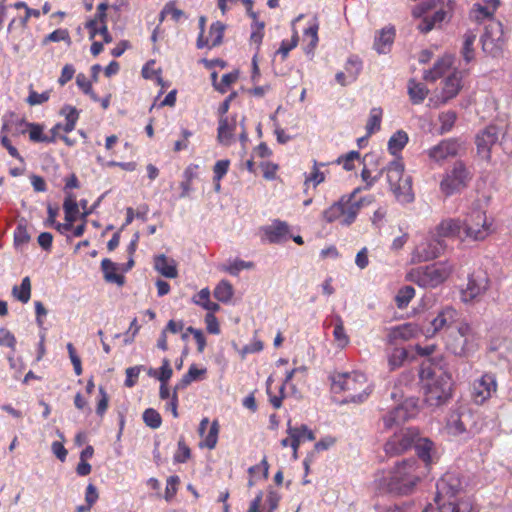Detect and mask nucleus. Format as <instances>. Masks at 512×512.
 <instances>
[{"mask_svg": "<svg viewBox=\"0 0 512 512\" xmlns=\"http://www.w3.org/2000/svg\"><path fill=\"white\" fill-rule=\"evenodd\" d=\"M436 487V507L429 504L422 512H474L473 502L464 493V484L458 473H445Z\"/></svg>", "mask_w": 512, "mask_h": 512, "instance_id": "nucleus-1", "label": "nucleus"}, {"mask_svg": "<svg viewBox=\"0 0 512 512\" xmlns=\"http://www.w3.org/2000/svg\"><path fill=\"white\" fill-rule=\"evenodd\" d=\"M426 474V467L417 459H406L396 463L386 476L379 479V488L395 495H408Z\"/></svg>", "mask_w": 512, "mask_h": 512, "instance_id": "nucleus-2", "label": "nucleus"}, {"mask_svg": "<svg viewBox=\"0 0 512 512\" xmlns=\"http://www.w3.org/2000/svg\"><path fill=\"white\" fill-rule=\"evenodd\" d=\"M423 384L424 401L432 408L445 405L452 397V377L444 368L423 364L419 372Z\"/></svg>", "mask_w": 512, "mask_h": 512, "instance_id": "nucleus-3", "label": "nucleus"}, {"mask_svg": "<svg viewBox=\"0 0 512 512\" xmlns=\"http://www.w3.org/2000/svg\"><path fill=\"white\" fill-rule=\"evenodd\" d=\"M452 65V57L444 56L439 59L432 69L425 72V79L435 81L436 79L448 74L443 81V87L438 96V104H445L454 98L462 88V72L453 70L450 72Z\"/></svg>", "mask_w": 512, "mask_h": 512, "instance_id": "nucleus-4", "label": "nucleus"}, {"mask_svg": "<svg viewBox=\"0 0 512 512\" xmlns=\"http://www.w3.org/2000/svg\"><path fill=\"white\" fill-rule=\"evenodd\" d=\"M332 386L335 391L346 393V402L362 403L372 393L373 386L366 375L359 371L338 373L333 376Z\"/></svg>", "mask_w": 512, "mask_h": 512, "instance_id": "nucleus-5", "label": "nucleus"}, {"mask_svg": "<svg viewBox=\"0 0 512 512\" xmlns=\"http://www.w3.org/2000/svg\"><path fill=\"white\" fill-rule=\"evenodd\" d=\"M389 190L400 204L412 203L415 199L412 177L405 173L401 159L391 161L385 168Z\"/></svg>", "mask_w": 512, "mask_h": 512, "instance_id": "nucleus-6", "label": "nucleus"}, {"mask_svg": "<svg viewBox=\"0 0 512 512\" xmlns=\"http://www.w3.org/2000/svg\"><path fill=\"white\" fill-rule=\"evenodd\" d=\"M454 265L450 261H438L430 265L412 268L406 279L423 288H436L443 284L453 273Z\"/></svg>", "mask_w": 512, "mask_h": 512, "instance_id": "nucleus-7", "label": "nucleus"}, {"mask_svg": "<svg viewBox=\"0 0 512 512\" xmlns=\"http://www.w3.org/2000/svg\"><path fill=\"white\" fill-rule=\"evenodd\" d=\"M358 189L343 195L322 213L327 223L338 222L342 226L353 224L362 208V201L356 198Z\"/></svg>", "mask_w": 512, "mask_h": 512, "instance_id": "nucleus-8", "label": "nucleus"}, {"mask_svg": "<svg viewBox=\"0 0 512 512\" xmlns=\"http://www.w3.org/2000/svg\"><path fill=\"white\" fill-rule=\"evenodd\" d=\"M446 348L456 356L466 357L478 347V335L466 321H460L445 335Z\"/></svg>", "mask_w": 512, "mask_h": 512, "instance_id": "nucleus-9", "label": "nucleus"}, {"mask_svg": "<svg viewBox=\"0 0 512 512\" xmlns=\"http://www.w3.org/2000/svg\"><path fill=\"white\" fill-rule=\"evenodd\" d=\"M462 221L465 241L482 242L494 233V220L484 210L474 209Z\"/></svg>", "mask_w": 512, "mask_h": 512, "instance_id": "nucleus-10", "label": "nucleus"}, {"mask_svg": "<svg viewBox=\"0 0 512 512\" xmlns=\"http://www.w3.org/2000/svg\"><path fill=\"white\" fill-rule=\"evenodd\" d=\"M423 5L427 8L435 9L432 16H425L419 21L417 26L423 33L431 31L436 25L442 22L449 21L456 8L455 0H429Z\"/></svg>", "mask_w": 512, "mask_h": 512, "instance_id": "nucleus-11", "label": "nucleus"}, {"mask_svg": "<svg viewBox=\"0 0 512 512\" xmlns=\"http://www.w3.org/2000/svg\"><path fill=\"white\" fill-rule=\"evenodd\" d=\"M471 179V175L463 162H456L446 171L440 182V190L445 196H451L465 188Z\"/></svg>", "mask_w": 512, "mask_h": 512, "instance_id": "nucleus-12", "label": "nucleus"}, {"mask_svg": "<svg viewBox=\"0 0 512 512\" xmlns=\"http://www.w3.org/2000/svg\"><path fill=\"white\" fill-rule=\"evenodd\" d=\"M244 118L238 120L236 115L221 116L218 125V141L222 145H230L235 135H238L241 142L247 140V133L243 125Z\"/></svg>", "mask_w": 512, "mask_h": 512, "instance_id": "nucleus-13", "label": "nucleus"}, {"mask_svg": "<svg viewBox=\"0 0 512 512\" xmlns=\"http://www.w3.org/2000/svg\"><path fill=\"white\" fill-rule=\"evenodd\" d=\"M418 412V399L414 397L406 398L383 417L384 427L392 429L395 426H399L405 421L416 417Z\"/></svg>", "mask_w": 512, "mask_h": 512, "instance_id": "nucleus-14", "label": "nucleus"}, {"mask_svg": "<svg viewBox=\"0 0 512 512\" xmlns=\"http://www.w3.org/2000/svg\"><path fill=\"white\" fill-rule=\"evenodd\" d=\"M446 244L442 239H439L435 233L423 238L415 246L411 260L414 263H421L439 257L445 250Z\"/></svg>", "mask_w": 512, "mask_h": 512, "instance_id": "nucleus-15", "label": "nucleus"}, {"mask_svg": "<svg viewBox=\"0 0 512 512\" xmlns=\"http://www.w3.org/2000/svg\"><path fill=\"white\" fill-rule=\"evenodd\" d=\"M489 287V277L486 272L479 270L473 272L467 285L461 290V300L465 303L478 301Z\"/></svg>", "mask_w": 512, "mask_h": 512, "instance_id": "nucleus-16", "label": "nucleus"}, {"mask_svg": "<svg viewBox=\"0 0 512 512\" xmlns=\"http://www.w3.org/2000/svg\"><path fill=\"white\" fill-rule=\"evenodd\" d=\"M418 436L414 428H402L395 432L384 446L385 452L390 456L399 455L413 446Z\"/></svg>", "mask_w": 512, "mask_h": 512, "instance_id": "nucleus-17", "label": "nucleus"}, {"mask_svg": "<svg viewBox=\"0 0 512 512\" xmlns=\"http://www.w3.org/2000/svg\"><path fill=\"white\" fill-rule=\"evenodd\" d=\"M465 151V145L459 139L449 138L442 140L427 151L430 160L443 163L449 158L461 155Z\"/></svg>", "mask_w": 512, "mask_h": 512, "instance_id": "nucleus-18", "label": "nucleus"}, {"mask_svg": "<svg viewBox=\"0 0 512 512\" xmlns=\"http://www.w3.org/2000/svg\"><path fill=\"white\" fill-rule=\"evenodd\" d=\"M483 50L496 56L505 44L503 26L499 21H491L486 27L481 38Z\"/></svg>", "mask_w": 512, "mask_h": 512, "instance_id": "nucleus-19", "label": "nucleus"}, {"mask_svg": "<svg viewBox=\"0 0 512 512\" xmlns=\"http://www.w3.org/2000/svg\"><path fill=\"white\" fill-rule=\"evenodd\" d=\"M496 391L497 381L492 373H484L471 384V398L477 405L484 404Z\"/></svg>", "mask_w": 512, "mask_h": 512, "instance_id": "nucleus-20", "label": "nucleus"}, {"mask_svg": "<svg viewBox=\"0 0 512 512\" xmlns=\"http://www.w3.org/2000/svg\"><path fill=\"white\" fill-rule=\"evenodd\" d=\"M18 126L17 133L25 134L28 132L30 141L35 143H54L62 127L61 123L56 124L50 130V135H48L44 133V126L39 123H29L21 120L18 122Z\"/></svg>", "mask_w": 512, "mask_h": 512, "instance_id": "nucleus-21", "label": "nucleus"}, {"mask_svg": "<svg viewBox=\"0 0 512 512\" xmlns=\"http://www.w3.org/2000/svg\"><path fill=\"white\" fill-rule=\"evenodd\" d=\"M458 316V311L453 307L447 306L442 308L431 320L430 327L425 332L426 336H432L442 330L445 331L446 335L451 329H455L457 323L460 322Z\"/></svg>", "mask_w": 512, "mask_h": 512, "instance_id": "nucleus-22", "label": "nucleus"}, {"mask_svg": "<svg viewBox=\"0 0 512 512\" xmlns=\"http://www.w3.org/2000/svg\"><path fill=\"white\" fill-rule=\"evenodd\" d=\"M40 11L26 8L25 15L19 18H13L7 27V32L10 34V40L13 43L14 53H19L21 49L20 39L26 33L27 23L31 17L38 18Z\"/></svg>", "mask_w": 512, "mask_h": 512, "instance_id": "nucleus-23", "label": "nucleus"}, {"mask_svg": "<svg viewBox=\"0 0 512 512\" xmlns=\"http://www.w3.org/2000/svg\"><path fill=\"white\" fill-rule=\"evenodd\" d=\"M500 129L496 125H488L481 130L475 139L477 153L484 160L491 159L492 147L498 142Z\"/></svg>", "mask_w": 512, "mask_h": 512, "instance_id": "nucleus-24", "label": "nucleus"}, {"mask_svg": "<svg viewBox=\"0 0 512 512\" xmlns=\"http://www.w3.org/2000/svg\"><path fill=\"white\" fill-rule=\"evenodd\" d=\"M261 240L270 244L283 243L290 237V228L287 222L275 219L271 224L259 229Z\"/></svg>", "mask_w": 512, "mask_h": 512, "instance_id": "nucleus-25", "label": "nucleus"}, {"mask_svg": "<svg viewBox=\"0 0 512 512\" xmlns=\"http://www.w3.org/2000/svg\"><path fill=\"white\" fill-rule=\"evenodd\" d=\"M287 435L292 439V457L294 460L298 459L299 446L305 441H312L315 439L314 432L306 425L293 426L291 420L287 422Z\"/></svg>", "mask_w": 512, "mask_h": 512, "instance_id": "nucleus-26", "label": "nucleus"}, {"mask_svg": "<svg viewBox=\"0 0 512 512\" xmlns=\"http://www.w3.org/2000/svg\"><path fill=\"white\" fill-rule=\"evenodd\" d=\"M434 233L439 239L448 237L465 241V238L463 237V221L460 218L442 220L436 226Z\"/></svg>", "mask_w": 512, "mask_h": 512, "instance_id": "nucleus-27", "label": "nucleus"}, {"mask_svg": "<svg viewBox=\"0 0 512 512\" xmlns=\"http://www.w3.org/2000/svg\"><path fill=\"white\" fill-rule=\"evenodd\" d=\"M419 333L420 330L417 324L405 323L389 330L387 335L388 343L394 345L398 341H408L417 337Z\"/></svg>", "mask_w": 512, "mask_h": 512, "instance_id": "nucleus-28", "label": "nucleus"}, {"mask_svg": "<svg viewBox=\"0 0 512 512\" xmlns=\"http://www.w3.org/2000/svg\"><path fill=\"white\" fill-rule=\"evenodd\" d=\"M298 371V369H292L291 371H287L285 375V379L282 384L278 387V393H274L272 390V384L274 382L273 376H269L266 382V391L269 397V401L275 409H279L282 406V400L284 399V390L285 386L292 380L294 374Z\"/></svg>", "mask_w": 512, "mask_h": 512, "instance_id": "nucleus-29", "label": "nucleus"}, {"mask_svg": "<svg viewBox=\"0 0 512 512\" xmlns=\"http://www.w3.org/2000/svg\"><path fill=\"white\" fill-rule=\"evenodd\" d=\"M413 446L415 447L418 457L424 462L423 467H426V473L428 468L434 461L435 447L434 443L428 438H422L419 435L414 441Z\"/></svg>", "mask_w": 512, "mask_h": 512, "instance_id": "nucleus-30", "label": "nucleus"}, {"mask_svg": "<svg viewBox=\"0 0 512 512\" xmlns=\"http://www.w3.org/2000/svg\"><path fill=\"white\" fill-rule=\"evenodd\" d=\"M471 419L469 412H452L447 420V431L450 435L460 436L468 432L467 424Z\"/></svg>", "mask_w": 512, "mask_h": 512, "instance_id": "nucleus-31", "label": "nucleus"}, {"mask_svg": "<svg viewBox=\"0 0 512 512\" xmlns=\"http://www.w3.org/2000/svg\"><path fill=\"white\" fill-rule=\"evenodd\" d=\"M225 26L223 23L217 21L213 23L209 30V35L207 38H204L201 33L197 40V47H215L222 42L223 34H224Z\"/></svg>", "mask_w": 512, "mask_h": 512, "instance_id": "nucleus-32", "label": "nucleus"}, {"mask_svg": "<svg viewBox=\"0 0 512 512\" xmlns=\"http://www.w3.org/2000/svg\"><path fill=\"white\" fill-rule=\"evenodd\" d=\"M500 2L499 0H483L475 3L471 10V17L476 21H483L491 18L496 12Z\"/></svg>", "mask_w": 512, "mask_h": 512, "instance_id": "nucleus-33", "label": "nucleus"}, {"mask_svg": "<svg viewBox=\"0 0 512 512\" xmlns=\"http://www.w3.org/2000/svg\"><path fill=\"white\" fill-rule=\"evenodd\" d=\"M154 268L164 277L176 278L178 276L177 264L175 260L168 258L163 254L154 258Z\"/></svg>", "mask_w": 512, "mask_h": 512, "instance_id": "nucleus-34", "label": "nucleus"}, {"mask_svg": "<svg viewBox=\"0 0 512 512\" xmlns=\"http://www.w3.org/2000/svg\"><path fill=\"white\" fill-rule=\"evenodd\" d=\"M395 30L393 27L383 28L375 38L374 48L379 54H386L390 51L394 42Z\"/></svg>", "mask_w": 512, "mask_h": 512, "instance_id": "nucleus-35", "label": "nucleus"}, {"mask_svg": "<svg viewBox=\"0 0 512 512\" xmlns=\"http://www.w3.org/2000/svg\"><path fill=\"white\" fill-rule=\"evenodd\" d=\"M63 209L65 213V221L75 222L80 214V211L79 204L76 201V196L73 193L66 192Z\"/></svg>", "mask_w": 512, "mask_h": 512, "instance_id": "nucleus-36", "label": "nucleus"}, {"mask_svg": "<svg viewBox=\"0 0 512 512\" xmlns=\"http://www.w3.org/2000/svg\"><path fill=\"white\" fill-rule=\"evenodd\" d=\"M408 94L413 104H420L427 97L428 89L425 84L410 80L408 82Z\"/></svg>", "mask_w": 512, "mask_h": 512, "instance_id": "nucleus-37", "label": "nucleus"}, {"mask_svg": "<svg viewBox=\"0 0 512 512\" xmlns=\"http://www.w3.org/2000/svg\"><path fill=\"white\" fill-rule=\"evenodd\" d=\"M334 329H333V337L336 342V345L343 349L349 344V336L347 335L344 322L342 318L336 315L333 319Z\"/></svg>", "mask_w": 512, "mask_h": 512, "instance_id": "nucleus-38", "label": "nucleus"}, {"mask_svg": "<svg viewBox=\"0 0 512 512\" xmlns=\"http://www.w3.org/2000/svg\"><path fill=\"white\" fill-rule=\"evenodd\" d=\"M101 268L104 274V279L110 283H116L118 285L123 284V276L117 273V265L110 259H103L101 262Z\"/></svg>", "mask_w": 512, "mask_h": 512, "instance_id": "nucleus-39", "label": "nucleus"}, {"mask_svg": "<svg viewBox=\"0 0 512 512\" xmlns=\"http://www.w3.org/2000/svg\"><path fill=\"white\" fill-rule=\"evenodd\" d=\"M206 374L205 368H197L196 365H191L188 372L183 375L181 380L175 385L174 390H181L186 388L193 381L201 379Z\"/></svg>", "mask_w": 512, "mask_h": 512, "instance_id": "nucleus-40", "label": "nucleus"}, {"mask_svg": "<svg viewBox=\"0 0 512 512\" xmlns=\"http://www.w3.org/2000/svg\"><path fill=\"white\" fill-rule=\"evenodd\" d=\"M214 297L222 303H229L234 296V288L227 280H221L213 291Z\"/></svg>", "mask_w": 512, "mask_h": 512, "instance_id": "nucleus-41", "label": "nucleus"}, {"mask_svg": "<svg viewBox=\"0 0 512 512\" xmlns=\"http://www.w3.org/2000/svg\"><path fill=\"white\" fill-rule=\"evenodd\" d=\"M477 38V33L469 30L463 36V45L461 54L466 63L471 62L474 59V43Z\"/></svg>", "mask_w": 512, "mask_h": 512, "instance_id": "nucleus-42", "label": "nucleus"}, {"mask_svg": "<svg viewBox=\"0 0 512 512\" xmlns=\"http://www.w3.org/2000/svg\"><path fill=\"white\" fill-rule=\"evenodd\" d=\"M383 110L380 107H374L370 110L366 123L367 135L370 136L380 130Z\"/></svg>", "mask_w": 512, "mask_h": 512, "instance_id": "nucleus-43", "label": "nucleus"}, {"mask_svg": "<svg viewBox=\"0 0 512 512\" xmlns=\"http://www.w3.org/2000/svg\"><path fill=\"white\" fill-rule=\"evenodd\" d=\"M408 142V135L406 132L400 130L394 133L388 141V150L392 155L400 152Z\"/></svg>", "mask_w": 512, "mask_h": 512, "instance_id": "nucleus-44", "label": "nucleus"}, {"mask_svg": "<svg viewBox=\"0 0 512 512\" xmlns=\"http://www.w3.org/2000/svg\"><path fill=\"white\" fill-rule=\"evenodd\" d=\"M408 352L403 347H395L388 354V365L391 370L401 367L407 360Z\"/></svg>", "mask_w": 512, "mask_h": 512, "instance_id": "nucleus-45", "label": "nucleus"}, {"mask_svg": "<svg viewBox=\"0 0 512 512\" xmlns=\"http://www.w3.org/2000/svg\"><path fill=\"white\" fill-rule=\"evenodd\" d=\"M13 296L22 303H27L31 297V281L29 277H24L20 286H14Z\"/></svg>", "mask_w": 512, "mask_h": 512, "instance_id": "nucleus-46", "label": "nucleus"}, {"mask_svg": "<svg viewBox=\"0 0 512 512\" xmlns=\"http://www.w3.org/2000/svg\"><path fill=\"white\" fill-rule=\"evenodd\" d=\"M457 119V114L455 111L448 110L441 112L438 116V120L440 122V133L445 134L451 131Z\"/></svg>", "mask_w": 512, "mask_h": 512, "instance_id": "nucleus-47", "label": "nucleus"}, {"mask_svg": "<svg viewBox=\"0 0 512 512\" xmlns=\"http://www.w3.org/2000/svg\"><path fill=\"white\" fill-rule=\"evenodd\" d=\"M415 296V289L412 287V286H404L402 287L396 297H395V302H396V305L399 309H404L408 306V304L410 303V301L414 298Z\"/></svg>", "mask_w": 512, "mask_h": 512, "instance_id": "nucleus-48", "label": "nucleus"}, {"mask_svg": "<svg viewBox=\"0 0 512 512\" xmlns=\"http://www.w3.org/2000/svg\"><path fill=\"white\" fill-rule=\"evenodd\" d=\"M318 29L319 25L314 21L305 31L304 40L308 41L307 53L312 52L318 44Z\"/></svg>", "mask_w": 512, "mask_h": 512, "instance_id": "nucleus-49", "label": "nucleus"}, {"mask_svg": "<svg viewBox=\"0 0 512 512\" xmlns=\"http://www.w3.org/2000/svg\"><path fill=\"white\" fill-rule=\"evenodd\" d=\"M219 434V424L215 420L211 423L209 427V431L204 435L203 441L201 442V446H205L208 449L215 448L218 441Z\"/></svg>", "mask_w": 512, "mask_h": 512, "instance_id": "nucleus-50", "label": "nucleus"}, {"mask_svg": "<svg viewBox=\"0 0 512 512\" xmlns=\"http://www.w3.org/2000/svg\"><path fill=\"white\" fill-rule=\"evenodd\" d=\"M252 24V32L250 35V41L251 44H254L256 46V51L260 49V45L262 43L263 37H264V22L258 21V18L256 20H253Z\"/></svg>", "mask_w": 512, "mask_h": 512, "instance_id": "nucleus-51", "label": "nucleus"}, {"mask_svg": "<svg viewBox=\"0 0 512 512\" xmlns=\"http://www.w3.org/2000/svg\"><path fill=\"white\" fill-rule=\"evenodd\" d=\"M251 268H253L252 262L236 259L233 262L223 265L222 270L230 275L237 276L240 271Z\"/></svg>", "mask_w": 512, "mask_h": 512, "instance_id": "nucleus-52", "label": "nucleus"}, {"mask_svg": "<svg viewBox=\"0 0 512 512\" xmlns=\"http://www.w3.org/2000/svg\"><path fill=\"white\" fill-rule=\"evenodd\" d=\"M369 155H366L364 158V163H366ZM385 171L384 169H380L379 172L376 175H373L372 171L364 164V167L361 171V178L366 183V188H371L380 178L382 173Z\"/></svg>", "mask_w": 512, "mask_h": 512, "instance_id": "nucleus-53", "label": "nucleus"}, {"mask_svg": "<svg viewBox=\"0 0 512 512\" xmlns=\"http://www.w3.org/2000/svg\"><path fill=\"white\" fill-rule=\"evenodd\" d=\"M184 13L182 10L175 7L173 3H167L160 13V21L162 22L165 18L170 17L173 21L178 22Z\"/></svg>", "mask_w": 512, "mask_h": 512, "instance_id": "nucleus-54", "label": "nucleus"}, {"mask_svg": "<svg viewBox=\"0 0 512 512\" xmlns=\"http://www.w3.org/2000/svg\"><path fill=\"white\" fill-rule=\"evenodd\" d=\"M7 127L8 126L6 124H4L1 129V135H0L1 144L3 147H5L7 149L8 153L12 157L18 159L21 163H24L23 157L19 154L18 150L12 145L10 139L8 138L7 134L5 133Z\"/></svg>", "mask_w": 512, "mask_h": 512, "instance_id": "nucleus-55", "label": "nucleus"}, {"mask_svg": "<svg viewBox=\"0 0 512 512\" xmlns=\"http://www.w3.org/2000/svg\"><path fill=\"white\" fill-rule=\"evenodd\" d=\"M362 69L361 61L357 58H349L345 65V71L348 74L349 82H353L358 77Z\"/></svg>", "mask_w": 512, "mask_h": 512, "instance_id": "nucleus-56", "label": "nucleus"}, {"mask_svg": "<svg viewBox=\"0 0 512 512\" xmlns=\"http://www.w3.org/2000/svg\"><path fill=\"white\" fill-rule=\"evenodd\" d=\"M143 421L152 429L159 428L162 423L160 414L152 408H148L144 411Z\"/></svg>", "mask_w": 512, "mask_h": 512, "instance_id": "nucleus-57", "label": "nucleus"}, {"mask_svg": "<svg viewBox=\"0 0 512 512\" xmlns=\"http://www.w3.org/2000/svg\"><path fill=\"white\" fill-rule=\"evenodd\" d=\"M323 165L324 164H322V163L318 164L316 161L314 162L312 172L305 179V185H309L310 183H313V186L316 187L317 185H319L325 181V175L319 169V166H323Z\"/></svg>", "mask_w": 512, "mask_h": 512, "instance_id": "nucleus-58", "label": "nucleus"}, {"mask_svg": "<svg viewBox=\"0 0 512 512\" xmlns=\"http://www.w3.org/2000/svg\"><path fill=\"white\" fill-rule=\"evenodd\" d=\"M360 159V153L358 151H350L344 156L337 159V163L341 164L346 171L354 169V162Z\"/></svg>", "mask_w": 512, "mask_h": 512, "instance_id": "nucleus-59", "label": "nucleus"}, {"mask_svg": "<svg viewBox=\"0 0 512 512\" xmlns=\"http://www.w3.org/2000/svg\"><path fill=\"white\" fill-rule=\"evenodd\" d=\"M50 98V91H44L42 93H38L34 91L32 88L29 90V95L27 97V103L31 106L40 105L47 102Z\"/></svg>", "mask_w": 512, "mask_h": 512, "instance_id": "nucleus-60", "label": "nucleus"}, {"mask_svg": "<svg viewBox=\"0 0 512 512\" xmlns=\"http://www.w3.org/2000/svg\"><path fill=\"white\" fill-rule=\"evenodd\" d=\"M60 41H65L68 44H70L71 40H70V36H69L68 30H66V29H56L55 31H53L52 33L48 34L44 38L43 43L47 44L48 42H60Z\"/></svg>", "mask_w": 512, "mask_h": 512, "instance_id": "nucleus-61", "label": "nucleus"}, {"mask_svg": "<svg viewBox=\"0 0 512 512\" xmlns=\"http://www.w3.org/2000/svg\"><path fill=\"white\" fill-rule=\"evenodd\" d=\"M268 469V462L266 458H264L259 464L250 467L248 469V473L250 476H254L255 478L259 479L260 477H262L266 479L268 477Z\"/></svg>", "mask_w": 512, "mask_h": 512, "instance_id": "nucleus-62", "label": "nucleus"}, {"mask_svg": "<svg viewBox=\"0 0 512 512\" xmlns=\"http://www.w3.org/2000/svg\"><path fill=\"white\" fill-rule=\"evenodd\" d=\"M237 78H238L237 72H231V73L224 74L221 78L220 83H218V84L215 83L214 86L221 93H225L228 90V88L230 87V85L232 83L236 82Z\"/></svg>", "mask_w": 512, "mask_h": 512, "instance_id": "nucleus-63", "label": "nucleus"}, {"mask_svg": "<svg viewBox=\"0 0 512 512\" xmlns=\"http://www.w3.org/2000/svg\"><path fill=\"white\" fill-rule=\"evenodd\" d=\"M280 499L281 496L277 491L269 489L265 499V504L268 508H265V512H274L278 508Z\"/></svg>", "mask_w": 512, "mask_h": 512, "instance_id": "nucleus-64", "label": "nucleus"}]
</instances>
